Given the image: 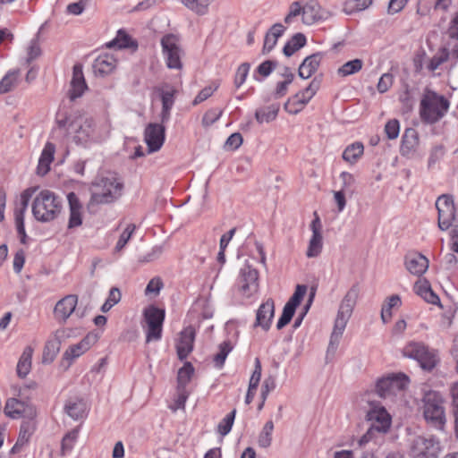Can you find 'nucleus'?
<instances>
[{
  "label": "nucleus",
  "mask_w": 458,
  "mask_h": 458,
  "mask_svg": "<svg viewBox=\"0 0 458 458\" xmlns=\"http://www.w3.org/2000/svg\"><path fill=\"white\" fill-rule=\"evenodd\" d=\"M360 295V285L354 284L347 291L340 302L333 331L330 335V341L327 347V352L334 354L338 347L340 339L345 330L347 323L351 318L354 307Z\"/></svg>",
  "instance_id": "nucleus-1"
},
{
  "label": "nucleus",
  "mask_w": 458,
  "mask_h": 458,
  "mask_svg": "<svg viewBox=\"0 0 458 458\" xmlns=\"http://www.w3.org/2000/svg\"><path fill=\"white\" fill-rule=\"evenodd\" d=\"M63 208L62 199L49 190H42L32 202V214L41 223L55 220Z\"/></svg>",
  "instance_id": "nucleus-2"
},
{
  "label": "nucleus",
  "mask_w": 458,
  "mask_h": 458,
  "mask_svg": "<svg viewBox=\"0 0 458 458\" xmlns=\"http://www.w3.org/2000/svg\"><path fill=\"white\" fill-rule=\"evenodd\" d=\"M449 108L448 100L436 92L427 89L420 100V115L426 123H436L447 112Z\"/></svg>",
  "instance_id": "nucleus-3"
},
{
  "label": "nucleus",
  "mask_w": 458,
  "mask_h": 458,
  "mask_svg": "<svg viewBox=\"0 0 458 458\" xmlns=\"http://www.w3.org/2000/svg\"><path fill=\"white\" fill-rule=\"evenodd\" d=\"M237 263L240 272L236 279V291L242 298L249 299L259 292V272L252 267L249 259L242 261L240 254L237 256Z\"/></svg>",
  "instance_id": "nucleus-4"
},
{
  "label": "nucleus",
  "mask_w": 458,
  "mask_h": 458,
  "mask_svg": "<svg viewBox=\"0 0 458 458\" xmlns=\"http://www.w3.org/2000/svg\"><path fill=\"white\" fill-rule=\"evenodd\" d=\"M180 41V37L174 33L165 34L161 38L162 54L168 69L182 70L183 67L182 57L184 55V51Z\"/></svg>",
  "instance_id": "nucleus-5"
},
{
  "label": "nucleus",
  "mask_w": 458,
  "mask_h": 458,
  "mask_svg": "<svg viewBox=\"0 0 458 458\" xmlns=\"http://www.w3.org/2000/svg\"><path fill=\"white\" fill-rule=\"evenodd\" d=\"M423 403L425 420L431 426L442 428L445 422L442 396L436 391H429L425 394Z\"/></svg>",
  "instance_id": "nucleus-6"
},
{
  "label": "nucleus",
  "mask_w": 458,
  "mask_h": 458,
  "mask_svg": "<svg viewBox=\"0 0 458 458\" xmlns=\"http://www.w3.org/2000/svg\"><path fill=\"white\" fill-rule=\"evenodd\" d=\"M403 353L408 358L416 360L420 367L426 370L434 369L438 361L437 352L420 342L407 344L403 350Z\"/></svg>",
  "instance_id": "nucleus-7"
},
{
  "label": "nucleus",
  "mask_w": 458,
  "mask_h": 458,
  "mask_svg": "<svg viewBox=\"0 0 458 458\" xmlns=\"http://www.w3.org/2000/svg\"><path fill=\"white\" fill-rule=\"evenodd\" d=\"M440 451L439 442L432 437L417 436L410 443L411 458H438Z\"/></svg>",
  "instance_id": "nucleus-8"
},
{
  "label": "nucleus",
  "mask_w": 458,
  "mask_h": 458,
  "mask_svg": "<svg viewBox=\"0 0 458 458\" xmlns=\"http://www.w3.org/2000/svg\"><path fill=\"white\" fill-rule=\"evenodd\" d=\"M99 185L103 187V191L93 192L89 205L111 203L122 195L123 183L114 177L102 178Z\"/></svg>",
  "instance_id": "nucleus-9"
},
{
  "label": "nucleus",
  "mask_w": 458,
  "mask_h": 458,
  "mask_svg": "<svg viewBox=\"0 0 458 458\" xmlns=\"http://www.w3.org/2000/svg\"><path fill=\"white\" fill-rule=\"evenodd\" d=\"M143 316L148 325L146 342L149 343L151 341L160 340L165 317V310L151 305L144 310Z\"/></svg>",
  "instance_id": "nucleus-10"
},
{
  "label": "nucleus",
  "mask_w": 458,
  "mask_h": 458,
  "mask_svg": "<svg viewBox=\"0 0 458 458\" xmlns=\"http://www.w3.org/2000/svg\"><path fill=\"white\" fill-rule=\"evenodd\" d=\"M438 211V227L445 231L451 226L458 227V218L455 216L454 199L449 195H442L436 201Z\"/></svg>",
  "instance_id": "nucleus-11"
},
{
  "label": "nucleus",
  "mask_w": 458,
  "mask_h": 458,
  "mask_svg": "<svg viewBox=\"0 0 458 458\" xmlns=\"http://www.w3.org/2000/svg\"><path fill=\"white\" fill-rule=\"evenodd\" d=\"M370 409L368 411L366 418L370 423V427L379 432L380 435L386 434L392 424V419L390 414L385 409V407L371 403Z\"/></svg>",
  "instance_id": "nucleus-12"
},
{
  "label": "nucleus",
  "mask_w": 458,
  "mask_h": 458,
  "mask_svg": "<svg viewBox=\"0 0 458 458\" xmlns=\"http://www.w3.org/2000/svg\"><path fill=\"white\" fill-rule=\"evenodd\" d=\"M165 139V127L160 123H149L144 131V140L149 153L158 151Z\"/></svg>",
  "instance_id": "nucleus-13"
},
{
  "label": "nucleus",
  "mask_w": 458,
  "mask_h": 458,
  "mask_svg": "<svg viewBox=\"0 0 458 458\" xmlns=\"http://www.w3.org/2000/svg\"><path fill=\"white\" fill-rule=\"evenodd\" d=\"M78 304L76 294H68L59 300L54 308V316L59 323H65Z\"/></svg>",
  "instance_id": "nucleus-14"
},
{
  "label": "nucleus",
  "mask_w": 458,
  "mask_h": 458,
  "mask_svg": "<svg viewBox=\"0 0 458 458\" xmlns=\"http://www.w3.org/2000/svg\"><path fill=\"white\" fill-rule=\"evenodd\" d=\"M404 266L411 275L420 276L428 268V259L420 252L411 251L404 256Z\"/></svg>",
  "instance_id": "nucleus-15"
},
{
  "label": "nucleus",
  "mask_w": 458,
  "mask_h": 458,
  "mask_svg": "<svg viewBox=\"0 0 458 458\" xmlns=\"http://www.w3.org/2000/svg\"><path fill=\"white\" fill-rule=\"evenodd\" d=\"M310 228L312 231V236L310 240L306 255L308 258H315L321 253L323 247V237L321 233L322 225L317 213H315V218L311 222Z\"/></svg>",
  "instance_id": "nucleus-16"
},
{
  "label": "nucleus",
  "mask_w": 458,
  "mask_h": 458,
  "mask_svg": "<svg viewBox=\"0 0 458 458\" xmlns=\"http://www.w3.org/2000/svg\"><path fill=\"white\" fill-rule=\"evenodd\" d=\"M99 336L97 333L90 332L81 341L76 344L70 346L64 354V359L70 361V363L76 358L80 357L87 352L93 344H95Z\"/></svg>",
  "instance_id": "nucleus-17"
},
{
  "label": "nucleus",
  "mask_w": 458,
  "mask_h": 458,
  "mask_svg": "<svg viewBox=\"0 0 458 458\" xmlns=\"http://www.w3.org/2000/svg\"><path fill=\"white\" fill-rule=\"evenodd\" d=\"M275 316V301L268 298L258 309L256 313L255 327H260L265 331L270 328L272 319Z\"/></svg>",
  "instance_id": "nucleus-18"
},
{
  "label": "nucleus",
  "mask_w": 458,
  "mask_h": 458,
  "mask_svg": "<svg viewBox=\"0 0 458 458\" xmlns=\"http://www.w3.org/2000/svg\"><path fill=\"white\" fill-rule=\"evenodd\" d=\"M195 330L191 327H186L181 333L179 343L176 345L177 356L180 360H184L193 350Z\"/></svg>",
  "instance_id": "nucleus-19"
},
{
  "label": "nucleus",
  "mask_w": 458,
  "mask_h": 458,
  "mask_svg": "<svg viewBox=\"0 0 458 458\" xmlns=\"http://www.w3.org/2000/svg\"><path fill=\"white\" fill-rule=\"evenodd\" d=\"M67 200L69 204V220L68 228H75L82 224V205L75 192L71 191L67 194Z\"/></svg>",
  "instance_id": "nucleus-20"
},
{
  "label": "nucleus",
  "mask_w": 458,
  "mask_h": 458,
  "mask_svg": "<svg viewBox=\"0 0 458 458\" xmlns=\"http://www.w3.org/2000/svg\"><path fill=\"white\" fill-rule=\"evenodd\" d=\"M88 89L86 84L82 66L81 64H75L72 68V78L71 81V89L69 90V98L71 100L82 96L85 89Z\"/></svg>",
  "instance_id": "nucleus-21"
},
{
  "label": "nucleus",
  "mask_w": 458,
  "mask_h": 458,
  "mask_svg": "<svg viewBox=\"0 0 458 458\" xmlns=\"http://www.w3.org/2000/svg\"><path fill=\"white\" fill-rule=\"evenodd\" d=\"M32 407L30 403H24L17 397H11L6 400L4 411L5 415L11 419H19L25 416L30 411L31 413Z\"/></svg>",
  "instance_id": "nucleus-22"
},
{
  "label": "nucleus",
  "mask_w": 458,
  "mask_h": 458,
  "mask_svg": "<svg viewBox=\"0 0 458 458\" xmlns=\"http://www.w3.org/2000/svg\"><path fill=\"white\" fill-rule=\"evenodd\" d=\"M116 65V59L108 54L98 55L93 62L92 68L96 75L104 77L113 72Z\"/></svg>",
  "instance_id": "nucleus-23"
},
{
  "label": "nucleus",
  "mask_w": 458,
  "mask_h": 458,
  "mask_svg": "<svg viewBox=\"0 0 458 458\" xmlns=\"http://www.w3.org/2000/svg\"><path fill=\"white\" fill-rule=\"evenodd\" d=\"M95 123L92 118H86L84 122L80 124L73 136V141L77 145L85 146L94 136Z\"/></svg>",
  "instance_id": "nucleus-24"
},
{
  "label": "nucleus",
  "mask_w": 458,
  "mask_h": 458,
  "mask_svg": "<svg viewBox=\"0 0 458 458\" xmlns=\"http://www.w3.org/2000/svg\"><path fill=\"white\" fill-rule=\"evenodd\" d=\"M301 12V21L305 25H312L322 19L321 6L316 1L306 3Z\"/></svg>",
  "instance_id": "nucleus-25"
},
{
  "label": "nucleus",
  "mask_w": 458,
  "mask_h": 458,
  "mask_svg": "<svg viewBox=\"0 0 458 458\" xmlns=\"http://www.w3.org/2000/svg\"><path fill=\"white\" fill-rule=\"evenodd\" d=\"M322 60L320 53L313 54L306 57L299 67V76L302 79H309L318 70Z\"/></svg>",
  "instance_id": "nucleus-26"
},
{
  "label": "nucleus",
  "mask_w": 458,
  "mask_h": 458,
  "mask_svg": "<svg viewBox=\"0 0 458 458\" xmlns=\"http://www.w3.org/2000/svg\"><path fill=\"white\" fill-rule=\"evenodd\" d=\"M64 411L74 420H81L87 416L86 403L80 398L67 401Z\"/></svg>",
  "instance_id": "nucleus-27"
},
{
  "label": "nucleus",
  "mask_w": 458,
  "mask_h": 458,
  "mask_svg": "<svg viewBox=\"0 0 458 458\" xmlns=\"http://www.w3.org/2000/svg\"><path fill=\"white\" fill-rule=\"evenodd\" d=\"M117 46L119 49H124V48H137L138 43L136 40H133L131 37L127 34L124 30H119L117 31L116 37L111 40L110 42L106 43V47L111 48Z\"/></svg>",
  "instance_id": "nucleus-28"
},
{
  "label": "nucleus",
  "mask_w": 458,
  "mask_h": 458,
  "mask_svg": "<svg viewBox=\"0 0 458 458\" xmlns=\"http://www.w3.org/2000/svg\"><path fill=\"white\" fill-rule=\"evenodd\" d=\"M32 352V348L27 346L19 359L16 371L21 378H24L30 371Z\"/></svg>",
  "instance_id": "nucleus-29"
},
{
  "label": "nucleus",
  "mask_w": 458,
  "mask_h": 458,
  "mask_svg": "<svg viewBox=\"0 0 458 458\" xmlns=\"http://www.w3.org/2000/svg\"><path fill=\"white\" fill-rule=\"evenodd\" d=\"M194 371V367L190 361H186L183 366L179 369L177 374V391L186 389V386L191 381Z\"/></svg>",
  "instance_id": "nucleus-30"
},
{
  "label": "nucleus",
  "mask_w": 458,
  "mask_h": 458,
  "mask_svg": "<svg viewBox=\"0 0 458 458\" xmlns=\"http://www.w3.org/2000/svg\"><path fill=\"white\" fill-rule=\"evenodd\" d=\"M37 388L36 382H30L29 384H25L23 386H16L13 385L11 387L13 397H17L19 400L23 401L24 403H30L31 399L32 391Z\"/></svg>",
  "instance_id": "nucleus-31"
},
{
  "label": "nucleus",
  "mask_w": 458,
  "mask_h": 458,
  "mask_svg": "<svg viewBox=\"0 0 458 458\" xmlns=\"http://www.w3.org/2000/svg\"><path fill=\"white\" fill-rule=\"evenodd\" d=\"M279 108V104L259 108L256 111L255 117L259 123H269L276 118Z\"/></svg>",
  "instance_id": "nucleus-32"
},
{
  "label": "nucleus",
  "mask_w": 458,
  "mask_h": 458,
  "mask_svg": "<svg viewBox=\"0 0 458 458\" xmlns=\"http://www.w3.org/2000/svg\"><path fill=\"white\" fill-rule=\"evenodd\" d=\"M402 304V301L399 295L394 294L388 297L381 309V319L384 323H387L392 318L391 310L394 308H399Z\"/></svg>",
  "instance_id": "nucleus-33"
},
{
  "label": "nucleus",
  "mask_w": 458,
  "mask_h": 458,
  "mask_svg": "<svg viewBox=\"0 0 458 458\" xmlns=\"http://www.w3.org/2000/svg\"><path fill=\"white\" fill-rule=\"evenodd\" d=\"M364 147L360 142H355L349 145L343 153L344 161L354 164L363 154Z\"/></svg>",
  "instance_id": "nucleus-34"
},
{
  "label": "nucleus",
  "mask_w": 458,
  "mask_h": 458,
  "mask_svg": "<svg viewBox=\"0 0 458 458\" xmlns=\"http://www.w3.org/2000/svg\"><path fill=\"white\" fill-rule=\"evenodd\" d=\"M19 70L9 71L0 81V94L10 92L17 84Z\"/></svg>",
  "instance_id": "nucleus-35"
},
{
  "label": "nucleus",
  "mask_w": 458,
  "mask_h": 458,
  "mask_svg": "<svg viewBox=\"0 0 458 458\" xmlns=\"http://www.w3.org/2000/svg\"><path fill=\"white\" fill-rule=\"evenodd\" d=\"M306 44V37L302 33H296L284 47V54L291 56L297 50L304 47Z\"/></svg>",
  "instance_id": "nucleus-36"
},
{
  "label": "nucleus",
  "mask_w": 458,
  "mask_h": 458,
  "mask_svg": "<svg viewBox=\"0 0 458 458\" xmlns=\"http://www.w3.org/2000/svg\"><path fill=\"white\" fill-rule=\"evenodd\" d=\"M363 62L361 59H353L346 62L337 70V74L341 77H346L357 73L362 69Z\"/></svg>",
  "instance_id": "nucleus-37"
},
{
  "label": "nucleus",
  "mask_w": 458,
  "mask_h": 458,
  "mask_svg": "<svg viewBox=\"0 0 458 458\" xmlns=\"http://www.w3.org/2000/svg\"><path fill=\"white\" fill-rule=\"evenodd\" d=\"M274 430V423L267 420L263 426L258 437V444L262 448H268L272 444V433Z\"/></svg>",
  "instance_id": "nucleus-38"
},
{
  "label": "nucleus",
  "mask_w": 458,
  "mask_h": 458,
  "mask_svg": "<svg viewBox=\"0 0 458 458\" xmlns=\"http://www.w3.org/2000/svg\"><path fill=\"white\" fill-rule=\"evenodd\" d=\"M318 89L319 81L314 79L305 89L296 93L294 96L298 98L299 101L305 106L315 96Z\"/></svg>",
  "instance_id": "nucleus-39"
},
{
  "label": "nucleus",
  "mask_w": 458,
  "mask_h": 458,
  "mask_svg": "<svg viewBox=\"0 0 458 458\" xmlns=\"http://www.w3.org/2000/svg\"><path fill=\"white\" fill-rule=\"evenodd\" d=\"M78 437V429H72L64 436L61 443V454L63 456L72 452L75 443L77 442Z\"/></svg>",
  "instance_id": "nucleus-40"
},
{
  "label": "nucleus",
  "mask_w": 458,
  "mask_h": 458,
  "mask_svg": "<svg viewBox=\"0 0 458 458\" xmlns=\"http://www.w3.org/2000/svg\"><path fill=\"white\" fill-rule=\"evenodd\" d=\"M371 4L372 0H345L344 4V11L347 14H351L355 12L365 10Z\"/></svg>",
  "instance_id": "nucleus-41"
},
{
  "label": "nucleus",
  "mask_w": 458,
  "mask_h": 458,
  "mask_svg": "<svg viewBox=\"0 0 458 458\" xmlns=\"http://www.w3.org/2000/svg\"><path fill=\"white\" fill-rule=\"evenodd\" d=\"M60 345L61 341L57 337L47 341L43 352L44 360L52 361L58 353L60 350Z\"/></svg>",
  "instance_id": "nucleus-42"
},
{
  "label": "nucleus",
  "mask_w": 458,
  "mask_h": 458,
  "mask_svg": "<svg viewBox=\"0 0 458 458\" xmlns=\"http://www.w3.org/2000/svg\"><path fill=\"white\" fill-rule=\"evenodd\" d=\"M387 379L391 385L392 394L403 391L409 383L408 377L403 374L388 376Z\"/></svg>",
  "instance_id": "nucleus-43"
},
{
  "label": "nucleus",
  "mask_w": 458,
  "mask_h": 458,
  "mask_svg": "<svg viewBox=\"0 0 458 458\" xmlns=\"http://www.w3.org/2000/svg\"><path fill=\"white\" fill-rule=\"evenodd\" d=\"M35 191H36V189L28 188L22 191V193L21 194V206L19 208H15L14 217H18V216H20L21 213V217L25 216V212L28 208L29 202H30Z\"/></svg>",
  "instance_id": "nucleus-44"
},
{
  "label": "nucleus",
  "mask_w": 458,
  "mask_h": 458,
  "mask_svg": "<svg viewBox=\"0 0 458 458\" xmlns=\"http://www.w3.org/2000/svg\"><path fill=\"white\" fill-rule=\"evenodd\" d=\"M229 354V341H224L220 344V351L213 358L214 366L217 369H221Z\"/></svg>",
  "instance_id": "nucleus-45"
},
{
  "label": "nucleus",
  "mask_w": 458,
  "mask_h": 458,
  "mask_svg": "<svg viewBox=\"0 0 458 458\" xmlns=\"http://www.w3.org/2000/svg\"><path fill=\"white\" fill-rule=\"evenodd\" d=\"M295 310H296V307L286 302V304L284 307L283 313L276 324V327L278 330L282 329L287 324L290 323L293 316L294 315Z\"/></svg>",
  "instance_id": "nucleus-46"
},
{
  "label": "nucleus",
  "mask_w": 458,
  "mask_h": 458,
  "mask_svg": "<svg viewBox=\"0 0 458 458\" xmlns=\"http://www.w3.org/2000/svg\"><path fill=\"white\" fill-rule=\"evenodd\" d=\"M136 229V225L134 224H129L127 227L124 229V231L120 235L116 245H115V250L120 251L122 250L127 242L130 241L131 235L133 234L134 231Z\"/></svg>",
  "instance_id": "nucleus-47"
},
{
  "label": "nucleus",
  "mask_w": 458,
  "mask_h": 458,
  "mask_svg": "<svg viewBox=\"0 0 458 458\" xmlns=\"http://www.w3.org/2000/svg\"><path fill=\"white\" fill-rule=\"evenodd\" d=\"M218 85L213 82L212 84L203 88L192 101L193 106H197L203 101L207 100L217 89Z\"/></svg>",
  "instance_id": "nucleus-48"
},
{
  "label": "nucleus",
  "mask_w": 458,
  "mask_h": 458,
  "mask_svg": "<svg viewBox=\"0 0 458 458\" xmlns=\"http://www.w3.org/2000/svg\"><path fill=\"white\" fill-rule=\"evenodd\" d=\"M399 100L403 104V107H402L403 113L407 114L412 110L413 105H414V99H413L407 86H406L405 89L403 90V92H402L400 94Z\"/></svg>",
  "instance_id": "nucleus-49"
},
{
  "label": "nucleus",
  "mask_w": 458,
  "mask_h": 458,
  "mask_svg": "<svg viewBox=\"0 0 458 458\" xmlns=\"http://www.w3.org/2000/svg\"><path fill=\"white\" fill-rule=\"evenodd\" d=\"M449 57V52L446 48H442L437 55H435L428 64L431 71L437 70L443 63L446 62Z\"/></svg>",
  "instance_id": "nucleus-50"
},
{
  "label": "nucleus",
  "mask_w": 458,
  "mask_h": 458,
  "mask_svg": "<svg viewBox=\"0 0 458 458\" xmlns=\"http://www.w3.org/2000/svg\"><path fill=\"white\" fill-rule=\"evenodd\" d=\"M223 111L218 108L208 110L202 117V124L205 127L212 125L222 115Z\"/></svg>",
  "instance_id": "nucleus-51"
},
{
  "label": "nucleus",
  "mask_w": 458,
  "mask_h": 458,
  "mask_svg": "<svg viewBox=\"0 0 458 458\" xmlns=\"http://www.w3.org/2000/svg\"><path fill=\"white\" fill-rule=\"evenodd\" d=\"M41 55V48L38 40L34 38L30 41L27 51L26 63L29 64Z\"/></svg>",
  "instance_id": "nucleus-52"
},
{
  "label": "nucleus",
  "mask_w": 458,
  "mask_h": 458,
  "mask_svg": "<svg viewBox=\"0 0 458 458\" xmlns=\"http://www.w3.org/2000/svg\"><path fill=\"white\" fill-rule=\"evenodd\" d=\"M250 68V65L249 63H243L238 67L234 78V84L237 88H239L245 81L249 74Z\"/></svg>",
  "instance_id": "nucleus-53"
},
{
  "label": "nucleus",
  "mask_w": 458,
  "mask_h": 458,
  "mask_svg": "<svg viewBox=\"0 0 458 458\" xmlns=\"http://www.w3.org/2000/svg\"><path fill=\"white\" fill-rule=\"evenodd\" d=\"M229 244V232H226L223 233V235L220 238V243H219V251L217 253V261L221 265L225 264L226 258H225V250Z\"/></svg>",
  "instance_id": "nucleus-54"
},
{
  "label": "nucleus",
  "mask_w": 458,
  "mask_h": 458,
  "mask_svg": "<svg viewBox=\"0 0 458 458\" xmlns=\"http://www.w3.org/2000/svg\"><path fill=\"white\" fill-rule=\"evenodd\" d=\"M33 428L30 421H23L20 428V432L17 440L21 443L27 444L32 435Z\"/></svg>",
  "instance_id": "nucleus-55"
},
{
  "label": "nucleus",
  "mask_w": 458,
  "mask_h": 458,
  "mask_svg": "<svg viewBox=\"0 0 458 458\" xmlns=\"http://www.w3.org/2000/svg\"><path fill=\"white\" fill-rule=\"evenodd\" d=\"M400 131V123L396 119L389 120L385 126V132L389 140H394L398 137Z\"/></svg>",
  "instance_id": "nucleus-56"
},
{
  "label": "nucleus",
  "mask_w": 458,
  "mask_h": 458,
  "mask_svg": "<svg viewBox=\"0 0 458 458\" xmlns=\"http://www.w3.org/2000/svg\"><path fill=\"white\" fill-rule=\"evenodd\" d=\"M304 105H302L299 98L295 96H293L291 98L287 100V102L284 104V109L286 112L292 114H297L299 112H301L304 108Z\"/></svg>",
  "instance_id": "nucleus-57"
},
{
  "label": "nucleus",
  "mask_w": 458,
  "mask_h": 458,
  "mask_svg": "<svg viewBox=\"0 0 458 458\" xmlns=\"http://www.w3.org/2000/svg\"><path fill=\"white\" fill-rule=\"evenodd\" d=\"M301 8H303V4L300 1L292 3L289 7V13L284 17V22L290 24L293 18L302 15Z\"/></svg>",
  "instance_id": "nucleus-58"
},
{
  "label": "nucleus",
  "mask_w": 458,
  "mask_h": 458,
  "mask_svg": "<svg viewBox=\"0 0 458 458\" xmlns=\"http://www.w3.org/2000/svg\"><path fill=\"white\" fill-rule=\"evenodd\" d=\"M381 436L382 435H380L379 432L369 426L366 433L359 439L358 445L360 447H362L371 441L377 442L378 437Z\"/></svg>",
  "instance_id": "nucleus-59"
},
{
  "label": "nucleus",
  "mask_w": 458,
  "mask_h": 458,
  "mask_svg": "<svg viewBox=\"0 0 458 458\" xmlns=\"http://www.w3.org/2000/svg\"><path fill=\"white\" fill-rule=\"evenodd\" d=\"M376 389L381 397H386L392 394L391 385L389 383V379H387V377L377 380Z\"/></svg>",
  "instance_id": "nucleus-60"
},
{
  "label": "nucleus",
  "mask_w": 458,
  "mask_h": 458,
  "mask_svg": "<svg viewBox=\"0 0 458 458\" xmlns=\"http://www.w3.org/2000/svg\"><path fill=\"white\" fill-rule=\"evenodd\" d=\"M55 152V146L54 143L47 141L41 152L39 160L41 162L52 163Z\"/></svg>",
  "instance_id": "nucleus-61"
},
{
  "label": "nucleus",
  "mask_w": 458,
  "mask_h": 458,
  "mask_svg": "<svg viewBox=\"0 0 458 458\" xmlns=\"http://www.w3.org/2000/svg\"><path fill=\"white\" fill-rule=\"evenodd\" d=\"M306 292H307L306 285L298 284L296 286L294 293L290 298V300L287 301V303L292 304L293 306L297 308V306L301 303V300L303 299L304 295L306 294Z\"/></svg>",
  "instance_id": "nucleus-62"
},
{
  "label": "nucleus",
  "mask_w": 458,
  "mask_h": 458,
  "mask_svg": "<svg viewBox=\"0 0 458 458\" xmlns=\"http://www.w3.org/2000/svg\"><path fill=\"white\" fill-rule=\"evenodd\" d=\"M175 89L162 90L160 97L162 102V107L172 109L174 104Z\"/></svg>",
  "instance_id": "nucleus-63"
},
{
  "label": "nucleus",
  "mask_w": 458,
  "mask_h": 458,
  "mask_svg": "<svg viewBox=\"0 0 458 458\" xmlns=\"http://www.w3.org/2000/svg\"><path fill=\"white\" fill-rule=\"evenodd\" d=\"M392 84H393V75L391 73L386 72V73H384L380 77L377 86V89L378 92L385 93L389 89V88L392 86Z\"/></svg>",
  "instance_id": "nucleus-64"
}]
</instances>
